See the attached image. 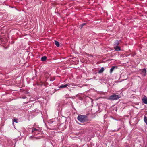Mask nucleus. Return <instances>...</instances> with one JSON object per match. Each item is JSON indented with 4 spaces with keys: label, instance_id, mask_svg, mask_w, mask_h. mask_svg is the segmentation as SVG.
Here are the masks:
<instances>
[{
    "label": "nucleus",
    "instance_id": "1",
    "mask_svg": "<svg viewBox=\"0 0 147 147\" xmlns=\"http://www.w3.org/2000/svg\"><path fill=\"white\" fill-rule=\"evenodd\" d=\"M77 119L78 120L82 123L87 121L88 120L87 116L84 115L78 116L77 117Z\"/></svg>",
    "mask_w": 147,
    "mask_h": 147
},
{
    "label": "nucleus",
    "instance_id": "2",
    "mask_svg": "<svg viewBox=\"0 0 147 147\" xmlns=\"http://www.w3.org/2000/svg\"><path fill=\"white\" fill-rule=\"evenodd\" d=\"M120 97L119 95L113 94L110 96L108 98V99L111 100H115L119 99Z\"/></svg>",
    "mask_w": 147,
    "mask_h": 147
},
{
    "label": "nucleus",
    "instance_id": "3",
    "mask_svg": "<svg viewBox=\"0 0 147 147\" xmlns=\"http://www.w3.org/2000/svg\"><path fill=\"white\" fill-rule=\"evenodd\" d=\"M140 72L141 74L143 76H145L146 74V71L145 68L140 70Z\"/></svg>",
    "mask_w": 147,
    "mask_h": 147
},
{
    "label": "nucleus",
    "instance_id": "4",
    "mask_svg": "<svg viewBox=\"0 0 147 147\" xmlns=\"http://www.w3.org/2000/svg\"><path fill=\"white\" fill-rule=\"evenodd\" d=\"M143 102L145 104H147V99L146 96H144L142 99Z\"/></svg>",
    "mask_w": 147,
    "mask_h": 147
},
{
    "label": "nucleus",
    "instance_id": "5",
    "mask_svg": "<svg viewBox=\"0 0 147 147\" xmlns=\"http://www.w3.org/2000/svg\"><path fill=\"white\" fill-rule=\"evenodd\" d=\"M114 48L115 50L117 51H120L121 50L120 47L118 46H114Z\"/></svg>",
    "mask_w": 147,
    "mask_h": 147
},
{
    "label": "nucleus",
    "instance_id": "6",
    "mask_svg": "<svg viewBox=\"0 0 147 147\" xmlns=\"http://www.w3.org/2000/svg\"><path fill=\"white\" fill-rule=\"evenodd\" d=\"M119 41L118 40H116L115 41L114 43V46L115 45L117 46L119 44Z\"/></svg>",
    "mask_w": 147,
    "mask_h": 147
},
{
    "label": "nucleus",
    "instance_id": "7",
    "mask_svg": "<svg viewBox=\"0 0 147 147\" xmlns=\"http://www.w3.org/2000/svg\"><path fill=\"white\" fill-rule=\"evenodd\" d=\"M69 85L68 84H66L65 85H61L60 86V88H66Z\"/></svg>",
    "mask_w": 147,
    "mask_h": 147
},
{
    "label": "nucleus",
    "instance_id": "8",
    "mask_svg": "<svg viewBox=\"0 0 147 147\" xmlns=\"http://www.w3.org/2000/svg\"><path fill=\"white\" fill-rule=\"evenodd\" d=\"M32 133H34L35 132H39V130L35 128H33L32 131Z\"/></svg>",
    "mask_w": 147,
    "mask_h": 147
},
{
    "label": "nucleus",
    "instance_id": "9",
    "mask_svg": "<svg viewBox=\"0 0 147 147\" xmlns=\"http://www.w3.org/2000/svg\"><path fill=\"white\" fill-rule=\"evenodd\" d=\"M47 58L46 56H44L41 58V60L42 61H44L46 60Z\"/></svg>",
    "mask_w": 147,
    "mask_h": 147
},
{
    "label": "nucleus",
    "instance_id": "10",
    "mask_svg": "<svg viewBox=\"0 0 147 147\" xmlns=\"http://www.w3.org/2000/svg\"><path fill=\"white\" fill-rule=\"evenodd\" d=\"M104 70V68L103 67H102L101 69L99 71L98 73L99 74H101V73H102L103 72Z\"/></svg>",
    "mask_w": 147,
    "mask_h": 147
},
{
    "label": "nucleus",
    "instance_id": "11",
    "mask_svg": "<svg viewBox=\"0 0 147 147\" xmlns=\"http://www.w3.org/2000/svg\"><path fill=\"white\" fill-rule=\"evenodd\" d=\"M55 43L56 46L57 47H59L60 45L59 42L55 40Z\"/></svg>",
    "mask_w": 147,
    "mask_h": 147
},
{
    "label": "nucleus",
    "instance_id": "12",
    "mask_svg": "<svg viewBox=\"0 0 147 147\" xmlns=\"http://www.w3.org/2000/svg\"><path fill=\"white\" fill-rule=\"evenodd\" d=\"M115 67V66H113L111 68L110 71V72L111 73L113 72Z\"/></svg>",
    "mask_w": 147,
    "mask_h": 147
},
{
    "label": "nucleus",
    "instance_id": "13",
    "mask_svg": "<svg viewBox=\"0 0 147 147\" xmlns=\"http://www.w3.org/2000/svg\"><path fill=\"white\" fill-rule=\"evenodd\" d=\"M50 76V75L49 74L48 72H46L45 74V76L46 78H48Z\"/></svg>",
    "mask_w": 147,
    "mask_h": 147
},
{
    "label": "nucleus",
    "instance_id": "14",
    "mask_svg": "<svg viewBox=\"0 0 147 147\" xmlns=\"http://www.w3.org/2000/svg\"><path fill=\"white\" fill-rule=\"evenodd\" d=\"M144 121L147 125V117L145 116L144 117Z\"/></svg>",
    "mask_w": 147,
    "mask_h": 147
},
{
    "label": "nucleus",
    "instance_id": "15",
    "mask_svg": "<svg viewBox=\"0 0 147 147\" xmlns=\"http://www.w3.org/2000/svg\"><path fill=\"white\" fill-rule=\"evenodd\" d=\"M18 120V119H16L15 118H14V119L13 120V122H16V123H17L18 122L17 121Z\"/></svg>",
    "mask_w": 147,
    "mask_h": 147
},
{
    "label": "nucleus",
    "instance_id": "16",
    "mask_svg": "<svg viewBox=\"0 0 147 147\" xmlns=\"http://www.w3.org/2000/svg\"><path fill=\"white\" fill-rule=\"evenodd\" d=\"M55 79V78H50V80L51 81H53Z\"/></svg>",
    "mask_w": 147,
    "mask_h": 147
},
{
    "label": "nucleus",
    "instance_id": "17",
    "mask_svg": "<svg viewBox=\"0 0 147 147\" xmlns=\"http://www.w3.org/2000/svg\"><path fill=\"white\" fill-rule=\"evenodd\" d=\"M86 24L85 23H83L81 25V26H82V27L84 26V25H85Z\"/></svg>",
    "mask_w": 147,
    "mask_h": 147
},
{
    "label": "nucleus",
    "instance_id": "18",
    "mask_svg": "<svg viewBox=\"0 0 147 147\" xmlns=\"http://www.w3.org/2000/svg\"><path fill=\"white\" fill-rule=\"evenodd\" d=\"M37 132H34V133H33V134H34L35 135H37L38 134V133Z\"/></svg>",
    "mask_w": 147,
    "mask_h": 147
},
{
    "label": "nucleus",
    "instance_id": "19",
    "mask_svg": "<svg viewBox=\"0 0 147 147\" xmlns=\"http://www.w3.org/2000/svg\"><path fill=\"white\" fill-rule=\"evenodd\" d=\"M71 84L72 86H75V84L74 83H72Z\"/></svg>",
    "mask_w": 147,
    "mask_h": 147
},
{
    "label": "nucleus",
    "instance_id": "20",
    "mask_svg": "<svg viewBox=\"0 0 147 147\" xmlns=\"http://www.w3.org/2000/svg\"><path fill=\"white\" fill-rule=\"evenodd\" d=\"M119 130V129H118L117 130H114L113 131H118Z\"/></svg>",
    "mask_w": 147,
    "mask_h": 147
}]
</instances>
